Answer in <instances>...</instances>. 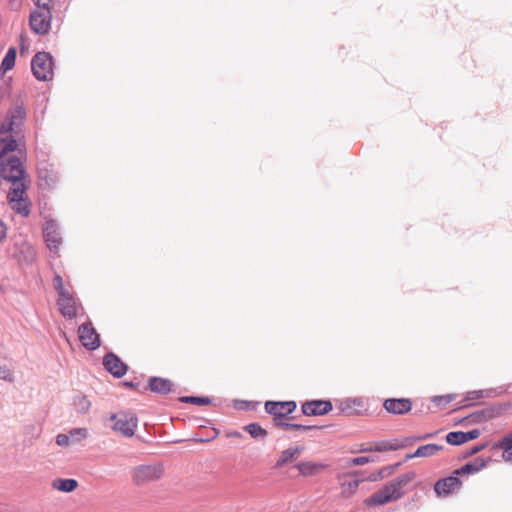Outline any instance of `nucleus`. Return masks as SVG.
<instances>
[{
  "label": "nucleus",
  "instance_id": "1",
  "mask_svg": "<svg viewBox=\"0 0 512 512\" xmlns=\"http://www.w3.org/2000/svg\"><path fill=\"white\" fill-rule=\"evenodd\" d=\"M27 177L21 159L17 156L3 157L0 160V178L16 185Z\"/></svg>",
  "mask_w": 512,
  "mask_h": 512
},
{
  "label": "nucleus",
  "instance_id": "2",
  "mask_svg": "<svg viewBox=\"0 0 512 512\" xmlns=\"http://www.w3.org/2000/svg\"><path fill=\"white\" fill-rule=\"evenodd\" d=\"M54 61L51 53L37 52L31 60V70L39 81H49L53 78Z\"/></svg>",
  "mask_w": 512,
  "mask_h": 512
},
{
  "label": "nucleus",
  "instance_id": "3",
  "mask_svg": "<svg viewBox=\"0 0 512 512\" xmlns=\"http://www.w3.org/2000/svg\"><path fill=\"white\" fill-rule=\"evenodd\" d=\"M30 13L29 25L31 30L38 35H46L51 29V6L46 5L45 7H37Z\"/></svg>",
  "mask_w": 512,
  "mask_h": 512
},
{
  "label": "nucleus",
  "instance_id": "4",
  "mask_svg": "<svg viewBox=\"0 0 512 512\" xmlns=\"http://www.w3.org/2000/svg\"><path fill=\"white\" fill-rule=\"evenodd\" d=\"M14 187L10 188L7 193V200L10 204L12 210H14L17 214H20L24 217H27L30 213L29 206L27 204H22L26 200L25 194L28 189V185L25 183V180L20 181Z\"/></svg>",
  "mask_w": 512,
  "mask_h": 512
},
{
  "label": "nucleus",
  "instance_id": "5",
  "mask_svg": "<svg viewBox=\"0 0 512 512\" xmlns=\"http://www.w3.org/2000/svg\"><path fill=\"white\" fill-rule=\"evenodd\" d=\"M113 423V430L120 432L126 437H131L135 434L138 425V418L133 412L120 411L111 416Z\"/></svg>",
  "mask_w": 512,
  "mask_h": 512
},
{
  "label": "nucleus",
  "instance_id": "6",
  "mask_svg": "<svg viewBox=\"0 0 512 512\" xmlns=\"http://www.w3.org/2000/svg\"><path fill=\"white\" fill-rule=\"evenodd\" d=\"M163 465L148 464L136 466L132 471V479L136 485H143L148 482L159 480L163 475Z\"/></svg>",
  "mask_w": 512,
  "mask_h": 512
},
{
  "label": "nucleus",
  "instance_id": "7",
  "mask_svg": "<svg viewBox=\"0 0 512 512\" xmlns=\"http://www.w3.org/2000/svg\"><path fill=\"white\" fill-rule=\"evenodd\" d=\"M511 407L509 403H495L483 409L472 412L468 415L470 424H480L501 416L506 410Z\"/></svg>",
  "mask_w": 512,
  "mask_h": 512
},
{
  "label": "nucleus",
  "instance_id": "8",
  "mask_svg": "<svg viewBox=\"0 0 512 512\" xmlns=\"http://www.w3.org/2000/svg\"><path fill=\"white\" fill-rule=\"evenodd\" d=\"M402 497L403 493L396 492V490L392 489V485H390L388 482L381 489L366 498L364 500V504L367 507L381 506L401 499Z\"/></svg>",
  "mask_w": 512,
  "mask_h": 512
},
{
  "label": "nucleus",
  "instance_id": "9",
  "mask_svg": "<svg viewBox=\"0 0 512 512\" xmlns=\"http://www.w3.org/2000/svg\"><path fill=\"white\" fill-rule=\"evenodd\" d=\"M78 337L87 350L94 351L101 345L100 336L90 321L78 327Z\"/></svg>",
  "mask_w": 512,
  "mask_h": 512
},
{
  "label": "nucleus",
  "instance_id": "10",
  "mask_svg": "<svg viewBox=\"0 0 512 512\" xmlns=\"http://www.w3.org/2000/svg\"><path fill=\"white\" fill-rule=\"evenodd\" d=\"M102 364L105 370L115 378L123 377L129 369L128 365L124 363L118 355L111 351L104 355Z\"/></svg>",
  "mask_w": 512,
  "mask_h": 512
},
{
  "label": "nucleus",
  "instance_id": "11",
  "mask_svg": "<svg viewBox=\"0 0 512 512\" xmlns=\"http://www.w3.org/2000/svg\"><path fill=\"white\" fill-rule=\"evenodd\" d=\"M12 249L13 251L9 249V252L18 263L31 264L36 258L34 247L26 241L15 242Z\"/></svg>",
  "mask_w": 512,
  "mask_h": 512
},
{
  "label": "nucleus",
  "instance_id": "12",
  "mask_svg": "<svg viewBox=\"0 0 512 512\" xmlns=\"http://www.w3.org/2000/svg\"><path fill=\"white\" fill-rule=\"evenodd\" d=\"M333 405L330 400H310L301 405L302 414L305 416H323L332 411Z\"/></svg>",
  "mask_w": 512,
  "mask_h": 512
},
{
  "label": "nucleus",
  "instance_id": "13",
  "mask_svg": "<svg viewBox=\"0 0 512 512\" xmlns=\"http://www.w3.org/2000/svg\"><path fill=\"white\" fill-rule=\"evenodd\" d=\"M462 481L458 475L451 474L447 477L441 478L434 484V491L440 497H447L452 494L455 490L460 489Z\"/></svg>",
  "mask_w": 512,
  "mask_h": 512
},
{
  "label": "nucleus",
  "instance_id": "14",
  "mask_svg": "<svg viewBox=\"0 0 512 512\" xmlns=\"http://www.w3.org/2000/svg\"><path fill=\"white\" fill-rule=\"evenodd\" d=\"M43 237L50 251H57L62 244V238L58 224L55 220L49 219L45 223Z\"/></svg>",
  "mask_w": 512,
  "mask_h": 512
},
{
  "label": "nucleus",
  "instance_id": "15",
  "mask_svg": "<svg viewBox=\"0 0 512 512\" xmlns=\"http://www.w3.org/2000/svg\"><path fill=\"white\" fill-rule=\"evenodd\" d=\"M37 173L39 186L42 189H53L59 180L57 172L47 162H42L37 166Z\"/></svg>",
  "mask_w": 512,
  "mask_h": 512
},
{
  "label": "nucleus",
  "instance_id": "16",
  "mask_svg": "<svg viewBox=\"0 0 512 512\" xmlns=\"http://www.w3.org/2000/svg\"><path fill=\"white\" fill-rule=\"evenodd\" d=\"M26 119V110L23 102H16L14 107L8 109L5 121L7 123H11V126L16 131V135H19L22 132V126Z\"/></svg>",
  "mask_w": 512,
  "mask_h": 512
},
{
  "label": "nucleus",
  "instance_id": "17",
  "mask_svg": "<svg viewBox=\"0 0 512 512\" xmlns=\"http://www.w3.org/2000/svg\"><path fill=\"white\" fill-rule=\"evenodd\" d=\"M383 406L388 413L404 415L412 409V401L409 398H388Z\"/></svg>",
  "mask_w": 512,
  "mask_h": 512
},
{
  "label": "nucleus",
  "instance_id": "18",
  "mask_svg": "<svg viewBox=\"0 0 512 512\" xmlns=\"http://www.w3.org/2000/svg\"><path fill=\"white\" fill-rule=\"evenodd\" d=\"M174 383L168 379L159 376H151L148 379V385L144 390H150L153 393L167 395L173 391Z\"/></svg>",
  "mask_w": 512,
  "mask_h": 512
},
{
  "label": "nucleus",
  "instance_id": "19",
  "mask_svg": "<svg viewBox=\"0 0 512 512\" xmlns=\"http://www.w3.org/2000/svg\"><path fill=\"white\" fill-rule=\"evenodd\" d=\"M57 304L60 313L67 319H73L77 315L76 302L74 297L69 293H63L59 296Z\"/></svg>",
  "mask_w": 512,
  "mask_h": 512
},
{
  "label": "nucleus",
  "instance_id": "20",
  "mask_svg": "<svg viewBox=\"0 0 512 512\" xmlns=\"http://www.w3.org/2000/svg\"><path fill=\"white\" fill-rule=\"evenodd\" d=\"M489 461H491V458L484 459L482 457H476L473 461L455 469L453 474L458 475V477L463 475H473L484 469Z\"/></svg>",
  "mask_w": 512,
  "mask_h": 512
},
{
  "label": "nucleus",
  "instance_id": "21",
  "mask_svg": "<svg viewBox=\"0 0 512 512\" xmlns=\"http://www.w3.org/2000/svg\"><path fill=\"white\" fill-rule=\"evenodd\" d=\"M304 446L289 447L282 451L278 460L275 463V468L279 469L284 467L286 464L295 461L304 451Z\"/></svg>",
  "mask_w": 512,
  "mask_h": 512
},
{
  "label": "nucleus",
  "instance_id": "22",
  "mask_svg": "<svg viewBox=\"0 0 512 512\" xmlns=\"http://www.w3.org/2000/svg\"><path fill=\"white\" fill-rule=\"evenodd\" d=\"M297 408V404L293 400L273 401L268 400L264 404L265 411L278 410V412L293 413Z\"/></svg>",
  "mask_w": 512,
  "mask_h": 512
},
{
  "label": "nucleus",
  "instance_id": "23",
  "mask_svg": "<svg viewBox=\"0 0 512 512\" xmlns=\"http://www.w3.org/2000/svg\"><path fill=\"white\" fill-rule=\"evenodd\" d=\"M444 447L439 444H426L419 446L415 452L407 454L406 460H410L418 457H430L433 456L437 451L442 450Z\"/></svg>",
  "mask_w": 512,
  "mask_h": 512
},
{
  "label": "nucleus",
  "instance_id": "24",
  "mask_svg": "<svg viewBox=\"0 0 512 512\" xmlns=\"http://www.w3.org/2000/svg\"><path fill=\"white\" fill-rule=\"evenodd\" d=\"M295 468H297L299 473L303 476H312L322 471L325 465L312 461H302L296 464Z\"/></svg>",
  "mask_w": 512,
  "mask_h": 512
},
{
  "label": "nucleus",
  "instance_id": "25",
  "mask_svg": "<svg viewBox=\"0 0 512 512\" xmlns=\"http://www.w3.org/2000/svg\"><path fill=\"white\" fill-rule=\"evenodd\" d=\"M415 478L416 473L414 471H409L389 481V484L392 485V489H395L396 492L404 494V491L402 489Z\"/></svg>",
  "mask_w": 512,
  "mask_h": 512
},
{
  "label": "nucleus",
  "instance_id": "26",
  "mask_svg": "<svg viewBox=\"0 0 512 512\" xmlns=\"http://www.w3.org/2000/svg\"><path fill=\"white\" fill-rule=\"evenodd\" d=\"M265 412L272 416L273 425L275 427L280 428L285 431H287L286 426L290 425V423L286 422L284 420L294 419V417L290 416L292 413L278 412V410L265 411Z\"/></svg>",
  "mask_w": 512,
  "mask_h": 512
},
{
  "label": "nucleus",
  "instance_id": "27",
  "mask_svg": "<svg viewBox=\"0 0 512 512\" xmlns=\"http://www.w3.org/2000/svg\"><path fill=\"white\" fill-rule=\"evenodd\" d=\"M17 50L15 47H10L0 65V77H3L8 70L13 69L16 62Z\"/></svg>",
  "mask_w": 512,
  "mask_h": 512
},
{
  "label": "nucleus",
  "instance_id": "28",
  "mask_svg": "<svg viewBox=\"0 0 512 512\" xmlns=\"http://www.w3.org/2000/svg\"><path fill=\"white\" fill-rule=\"evenodd\" d=\"M52 487L58 491L70 493L78 487V482L72 478H57L53 480Z\"/></svg>",
  "mask_w": 512,
  "mask_h": 512
},
{
  "label": "nucleus",
  "instance_id": "29",
  "mask_svg": "<svg viewBox=\"0 0 512 512\" xmlns=\"http://www.w3.org/2000/svg\"><path fill=\"white\" fill-rule=\"evenodd\" d=\"M356 407H363V400L361 398H348L340 404L341 412L348 415L359 414Z\"/></svg>",
  "mask_w": 512,
  "mask_h": 512
},
{
  "label": "nucleus",
  "instance_id": "30",
  "mask_svg": "<svg viewBox=\"0 0 512 512\" xmlns=\"http://www.w3.org/2000/svg\"><path fill=\"white\" fill-rule=\"evenodd\" d=\"M73 406L77 413L86 414L91 407V402L86 395L79 393L73 398Z\"/></svg>",
  "mask_w": 512,
  "mask_h": 512
},
{
  "label": "nucleus",
  "instance_id": "31",
  "mask_svg": "<svg viewBox=\"0 0 512 512\" xmlns=\"http://www.w3.org/2000/svg\"><path fill=\"white\" fill-rule=\"evenodd\" d=\"M243 430L247 432L254 439H264L267 437L268 432L259 423H249L243 427Z\"/></svg>",
  "mask_w": 512,
  "mask_h": 512
},
{
  "label": "nucleus",
  "instance_id": "32",
  "mask_svg": "<svg viewBox=\"0 0 512 512\" xmlns=\"http://www.w3.org/2000/svg\"><path fill=\"white\" fill-rule=\"evenodd\" d=\"M18 147L15 135H10L5 138H0V151L2 157L9 152H14Z\"/></svg>",
  "mask_w": 512,
  "mask_h": 512
},
{
  "label": "nucleus",
  "instance_id": "33",
  "mask_svg": "<svg viewBox=\"0 0 512 512\" xmlns=\"http://www.w3.org/2000/svg\"><path fill=\"white\" fill-rule=\"evenodd\" d=\"M77 434H80L82 437H86V429L84 428H74L70 431V435L67 434H58L56 436V444L64 447L67 446L70 442V437H73Z\"/></svg>",
  "mask_w": 512,
  "mask_h": 512
},
{
  "label": "nucleus",
  "instance_id": "34",
  "mask_svg": "<svg viewBox=\"0 0 512 512\" xmlns=\"http://www.w3.org/2000/svg\"><path fill=\"white\" fill-rule=\"evenodd\" d=\"M178 401L181 403L194 404V405H209L212 399L207 396H180Z\"/></svg>",
  "mask_w": 512,
  "mask_h": 512
},
{
  "label": "nucleus",
  "instance_id": "35",
  "mask_svg": "<svg viewBox=\"0 0 512 512\" xmlns=\"http://www.w3.org/2000/svg\"><path fill=\"white\" fill-rule=\"evenodd\" d=\"M355 476H357V474ZM365 480H366V477L362 476L361 478L355 477L354 479L344 481L342 483L343 493L349 494V495L353 494L357 490L359 484Z\"/></svg>",
  "mask_w": 512,
  "mask_h": 512
},
{
  "label": "nucleus",
  "instance_id": "36",
  "mask_svg": "<svg viewBox=\"0 0 512 512\" xmlns=\"http://www.w3.org/2000/svg\"><path fill=\"white\" fill-rule=\"evenodd\" d=\"M445 440L452 446H459L465 443L463 431H451L446 435Z\"/></svg>",
  "mask_w": 512,
  "mask_h": 512
},
{
  "label": "nucleus",
  "instance_id": "37",
  "mask_svg": "<svg viewBox=\"0 0 512 512\" xmlns=\"http://www.w3.org/2000/svg\"><path fill=\"white\" fill-rule=\"evenodd\" d=\"M493 450L502 449L507 452V450H512V432L505 435L498 442L494 443L492 446Z\"/></svg>",
  "mask_w": 512,
  "mask_h": 512
},
{
  "label": "nucleus",
  "instance_id": "38",
  "mask_svg": "<svg viewBox=\"0 0 512 512\" xmlns=\"http://www.w3.org/2000/svg\"><path fill=\"white\" fill-rule=\"evenodd\" d=\"M390 475H391V473H390L388 467L384 466V467L380 468L378 471L370 473L366 477V480H368L370 482H376V481H378L380 479H383V478H386V477H388Z\"/></svg>",
  "mask_w": 512,
  "mask_h": 512
},
{
  "label": "nucleus",
  "instance_id": "39",
  "mask_svg": "<svg viewBox=\"0 0 512 512\" xmlns=\"http://www.w3.org/2000/svg\"><path fill=\"white\" fill-rule=\"evenodd\" d=\"M373 449L375 452H386V451H396L397 447L392 446V442L383 440V441L377 442L375 445H373Z\"/></svg>",
  "mask_w": 512,
  "mask_h": 512
},
{
  "label": "nucleus",
  "instance_id": "40",
  "mask_svg": "<svg viewBox=\"0 0 512 512\" xmlns=\"http://www.w3.org/2000/svg\"><path fill=\"white\" fill-rule=\"evenodd\" d=\"M286 427H287V431H289V430L310 431V430L324 428V426L303 425V424H298V423H290V425H288Z\"/></svg>",
  "mask_w": 512,
  "mask_h": 512
},
{
  "label": "nucleus",
  "instance_id": "41",
  "mask_svg": "<svg viewBox=\"0 0 512 512\" xmlns=\"http://www.w3.org/2000/svg\"><path fill=\"white\" fill-rule=\"evenodd\" d=\"M487 446L486 443H483V444H478V445H475L473 447H471L470 449L466 450L460 457L459 459H466V458H469L477 453H479L480 451H482L483 449H485Z\"/></svg>",
  "mask_w": 512,
  "mask_h": 512
},
{
  "label": "nucleus",
  "instance_id": "42",
  "mask_svg": "<svg viewBox=\"0 0 512 512\" xmlns=\"http://www.w3.org/2000/svg\"><path fill=\"white\" fill-rule=\"evenodd\" d=\"M53 287L55 291L57 292L58 296H60L63 293H67L68 291L64 288L63 279L59 274H56L53 278Z\"/></svg>",
  "mask_w": 512,
  "mask_h": 512
},
{
  "label": "nucleus",
  "instance_id": "43",
  "mask_svg": "<svg viewBox=\"0 0 512 512\" xmlns=\"http://www.w3.org/2000/svg\"><path fill=\"white\" fill-rule=\"evenodd\" d=\"M372 461H374V459H373V458H371V457H368V456H359V457L351 458V459L348 461V464H349V465H354V466H359V465L367 464V463L372 462Z\"/></svg>",
  "mask_w": 512,
  "mask_h": 512
},
{
  "label": "nucleus",
  "instance_id": "44",
  "mask_svg": "<svg viewBox=\"0 0 512 512\" xmlns=\"http://www.w3.org/2000/svg\"><path fill=\"white\" fill-rule=\"evenodd\" d=\"M455 398V395L453 394H446V395H439V396H433L431 401L437 405H440L442 403H450Z\"/></svg>",
  "mask_w": 512,
  "mask_h": 512
},
{
  "label": "nucleus",
  "instance_id": "45",
  "mask_svg": "<svg viewBox=\"0 0 512 512\" xmlns=\"http://www.w3.org/2000/svg\"><path fill=\"white\" fill-rule=\"evenodd\" d=\"M435 435H436V432H432V433H426V434L418 435V436L406 437L405 442L409 443V442H413V441H424V440L433 438Z\"/></svg>",
  "mask_w": 512,
  "mask_h": 512
},
{
  "label": "nucleus",
  "instance_id": "46",
  "mask_svg": "<svg viewBox=\"0 0 512 512\" xmlns=\"http://www.w3.org/2000/svg\"><path fill=\"white\" fill-rule=\"evenodd\" d=\"M0 379L12 382L14 380V376L9 368L6 366H0Z\"/></svg>",
  "mask_w": 512,
  "mask_h": 512
},
{
  "label": "nucleus",
  "instance_id": "47",
  "mask_svg": "<svg viewBox=\"0 0 512 512\" xmlns=\"http://www.w3.org/2000/svg\"><path fill=\"white\" fill-rule=\"evenodd\" d=\"M479 436H480V430L479 429H473V430H470V431H467V432L463 431V437H464L465 443L468 442V441L475 440Z\"/></svg>",
  "mask_w": 512,
  "mask_h": 512
},
{
  "label": "nucleus",
  "instance_id": "48",
  "mask_svg": "<svg viewBox=\"0 0 512 512\" xmlns=\"http://www.w3.org/2000/svg\"><path fill=\"white\" fill-rule=\"evenodd\" d=\"M8 132H10V133L14 134L15 136H17L16 135V131L11 126V123H7L4 120V122L0 124V134H5V133H8Z\"/></svg>",
  "mask_w": 512,
  "mask_h": 512
},
{
  "label": "nucleus",
  "instance_id": "49",
  "mask_svg": "<svg viewBox=\"0 0 512 512\" xmlns=\"http://www.w3.org/2000/svg\"><path fill=\"white\" fill-rule=\"evenodd\" d=\"M123 385L125 387H128L132 390H135L137 392H140V393H143L145 390H141V384L139 382H134V381H124L123 382Z\"/></svg>",
  "mask_w": 512,
  "mask_h": 512
},
{
  "label": "nucleus",
  "instance_id": "50",
  "mask_svg": "<svg viewBox=\"0 0 512 512\" xmlns=\"http://www.w3.org/2000/svg\"><path fill=\"white\" fill-rule=\"evenodd\" d=\"M483 390H474L467 393L466 400H475L483 396Z\"/></svg>",
  "mask_w": 512,
  "mask_h": 512
},
{
  "label": "nucleus",
  "instance_id": "51",
  "mask_svg": "<svg viewBox=\"0 0 512 512\" xmlns=\"http://www.w3.org/2000/svg\"><path fill=\"white\" fill-rule=\"evenodd\" d=\"M7 234L6 224L0 219V242L3 241Z\"/></svg>",
  "mask_w": 512,
  "mask_h": 512
},
{
  "label": "nucleus",
  "instance_id": "52",
  "mask_svg": "<svg viewBox=\"0 0 512 512\" xmlns=\"http://www.w3.org/2000/svg\"><path fill=\"white\" fill-rule=\"evenodd\" d=\"M407 461L406 458L404 459V461H400V462H397V463H394V464H391V465H387L391 475L405 462Z\"/></svg>",
  "mask_w": 512,
  "mask_h": 512
},
{
  "label": "nucleus",
  "instance_id": "53",
  "mask_svg": "<svg viewBox=\"0 0 512 512\" xmlns=\"http://www.w3.org/2000/svg\"><path fill=\"white\" fill-rule=\"evenodd\" d=\"M470 424V418H468V415L466 417L460 418L458 420H455V425H464V424Z\"/></svg>",
  "mask_w": 512,
  "mask_h": 512
},
{
  "label": "nucleus",
  "instance_id": "54",
  "mask_svg": "<svg viewBox=\"0 0 512 512\" xmlns=\"http://www.w3.org/2000/svg\"><path fill=\"white\" fill-rule=\"evenodd\" d=\"M36 7H45L46 5H50L51 0H46V2H41V0H33Z\"/></svg>",
  "mask_w": 512,
  "mask_h": 512
},
{
  "label": "nucleus",
  "instance_id": "55",
  "mask_svg": "<svg viewBox=\"0 0 512 512\" xmlns=\"http://www.w3.org/2000/svg\"><path fill=\"white\" fill-rule=\"evenodd\" d=\"M503 459L505 461H512V450H507V452L503 450Z\"/></svg>",
  "mask_w": 512,
  "mask_h": 512
},
{
  "label": "nucleus",
  "instance_id": "56",
  "mask_svg": "<svg viewBox=\"0 0 512 512\" xmlns=\"http://www.w3.org/2000/svg\"><path fill=\"white\" fill-rule=\"evenodd\" d=\"M218 435V432H215V434L209 438H206V439H203V438H200V439H196L195 441H198V442H207V441H211L213 440L214 438H216V436Z\"/></svg>",
  "mask_w": 512,
  "mask_h": 512
},
{
  "label": "nucleus",
  "instance_id": "57",
  "mask_svg": "<svg viewBox=\"0 0 512 512\" xmlns=\"http://www.w3.org/2000/svg\"><path fill=\"white\" fill-rule=\"evenodd\" d=\"M394 441L395 442H392V446L397 447V450L404 448L406 446V442L405 443H397V440H394Z\"/></svg>",
  "mask_w": 512,
  "mask_h": 512
},
{
  "label": "nucleus",
  "instance_id": "58",
  "mask_svg": "<svg viewBox=\"0 0 512 512\" xmlns=\"http://www.w3.org/2000/svg\"><path fill=\"white\" fill-rule=\"evenodd\" d=\"M229 437H236V438H241L242 437V434L238 431H234V432H231L228 434Z\"/></svg>",
  "mask_w": 512,
  "mask_h": 512
},
{
  "label": "nucleus",
  "instance_id": "59",
  "mask_svg": "<svg viewBox=\"0 0 512 512\" xmlns=\"http://www.w3.org/2000/svg\"><path fill=\"white\" fill-rule=\"evenodd\" d=\"M360 451L361 452H375L374 449H373V446H370V447H367V448H363Z\"/></svg>",
  "mask_w": 512,
  "mask_h": 512
},
{
  "label": "nucleus",
  "instance_id": "60",
  "mask_svg": "<svg viewBox=\"0 0 512 512\" xmlns=\"http://www.w3.org/2000/svg\"><path fill=\"white\" fill-rule=\"evenodd\" d=\"M41 2H46V0H41Z\"/></svg>",
  "mask_w": 512,
  "mask_h": 512
}]
</instances>
